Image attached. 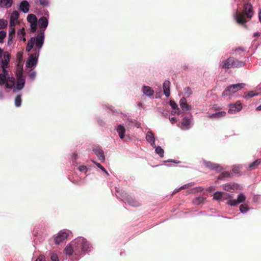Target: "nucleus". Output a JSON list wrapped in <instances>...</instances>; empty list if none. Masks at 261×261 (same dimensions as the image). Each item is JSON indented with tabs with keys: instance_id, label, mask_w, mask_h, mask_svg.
<instances>
[{
	"instance_id": "nucleus-8",
	"label": "nucleus",
	"mask_w": 261,
	"mask_h": 261,
	"mask_svg": "<svg viewBox=\"0 0 261 261\" xmlns=\"http://www.w3.org/2000/svg\"><path fill=\"white\" fill-rule=\"evenodd\" d=\"M202 163L205 167L211 170H215L218 172H221L224 170L223 168L219 164L210 161H207L205 160H202Z\"/></svg>"
},
{
	"instance_id": "nucleus-12",
	"label": "nucleus",
	"mask_w": 261,
	"mask_h": 261,
	"mask_svg": "<svg viewBox=\"0 0 261 261\" xmlns=\"http://www.w3.org/2000/svg\"><path fill=\"white\" fill-rule=\"evenodd\" d=\"M37 22L39 28L42 30L41 31L39 32L37 34L42 32L44 33V31L48 24V17L45 16H42L39 19Z\"/></svg>"
},
{
	"instance_id": "nucleus-52",
	"label": "nucleus",
	"mask_w": 261,
	"mask_h": 261,
	"mask_svg": "<svg viewBox=\"0 0 261 261\" xmlns=\"http://www.w3.org/2000/svg\"><path fill=\"white\" fill-rule=\"evenodd\" d=\"M18 36L19 37H21L25 35V32L23 30L19 29L17 32Z\"/></svg>"
},
{
	"instance_id": "nucleus-33",
	"label": "nucleus",
	"mask_w": 261,
	"mask_h": 261,
	"mask_svg": "<svg viewBox=\"0 0 261 261\" xmlns=\"http://www.w3.org/2000/svg\"><path fill=\"white\" fill-rule=\"evenodd\" d=\"M21 94H18L15 98V105L16 107H19L21 105Z\"/></svg>"
},
{
	"instance_id": "nucleus-5",
	"label": "nucleus",
	"mask_w": 261,
	"mask_h": 261,
	"mask_svg": "<svg viewBox=\"0 0 261 261\" xmlns=\"http://www.w3.org/2000/svg\"><path fill=\"white\" fill-rule=\"evenodd\" d=\"M16 76L17 77V82L13 89L14 92H16L17 90H20L22 89L25 83V77L23 75L22 69H17L16 72Z\"/></svg>"
},
{
	"instance_id": "nucleus-2",
	"label": "nucleus",
	"mask_w": 261,
	"mask_h": 261,
	"mask_svg": "<svg viewBox=\"0 0 261 261\" xmlns=\"http://www.w3.org/2000/svg\"><path fill=\"white\" fill-rule=\"evenodd\" d=\"M92 246L91 243L83 237H78L67 245L64 250L67 255H80L81 252L87 253L91 251Z\"/></svg>"
},
{
	"instance_id": "nucleus-51",
	"label": "nucleus",
	"mask_w": 261,
	"mask_h": 261,
	"mask_svg": "<svg viewBox=\"0 0 261 261\" xmlns=\"http://www.w3.org/2000/svg\"><path fill=\"white\" fill-rule=\"evenodd\" d=\"M221 174H222V176L223 177H231V174L229 172H227V171H224V172H221Z\"/></svg>"
},
{
	"instance_id": "nucleus-27",
	"label": "nucleus",
	"mask_w": 261,
	"mask_h": 261,
	"mask_svg": "<svg viewBox=\"0 0 261 261\" xmlns=\"http://www.w3.org/2000/svg\"><path fill=\"white\" fill-rule=\"evenodd\" d=\"M8 71L6 72H3L0 73V85H3L6 84V82L7 79Z\"/></svg>"
},
{
	"instance_id": "nucleus-31",
	"label": "nucleus",
	"mask_w": 261,
	"mask_h": 261,
	"mask_svg": "<svg viewBox=\"0 0 261 261\" xmlns=\"http://www.w3.org/2000/svg\"><path fill=\"white\" fill-rule=\"evenodd\" d=\"M154 148L155 153L158 154L161 158H163L164 154V149L160 146H155V147Z\"/></svg>"
},
{
	"instance_id": "nucleus-30",
	"label": "nucleus",
	"mask_w": 261,
	"mask_h": 261,
	"mask_svg": "<svg viewBox=\"0 0 261 261\" xmlns=\"http://www.w3.org/2000/svg\"><path fill=\"white\" fill-rule=\"evenodd\" d=\"M258 95V93L254 91H249L247 94L244 96V98L248 100L249 98Z\"/></svg>"
},
{
	"instance_id": "nucleus-48",
	"label": "nucleus",
	"mask_w": 261,
	"mask_h": 261,
	"mask_svg": "<svg viewBox=\"0 0 261 261\" xmlns=\"http://www.w3.org/2000/svg\"><path fill=\"white\" fill-rule=\"evenodd\" d=\"M14 37V35H8V45H10L13 43V39Z\"/></svg>"
},
{
	"instance_id": "nucleus-20",
	"label": "nucleus",
	"mask_w": 261,
	"mask_h": 261,
	"mask_svg": "<svg viewBox=\"0 0 261 261\" xmlns=\"http://www.w3.org/2000/svg\"><path fill=\"white\" fill-rule=\"evenodd\" d=\"M220 65L222 68H232V57H230L227 60L222 61Z\"/></svg>"
},
{
	"instance_id": "nucleus-17",
	"label": "nucleus",
	"mask_w": 261,
	"mask_h": 261,
	"mask_svg": "<svg viewBox=\"0 0 261 261\" xmlns=\"http://www.w3.org/2000/svg\"><path fill=\"white\" fill-rule=\"evenodd\" d=\"M30 4L27 1H22L19 5V9L24 13H27L29 11Z\"/></svg>"
},
{
	"instance_id": "nucleus-62",
	"label": "nucleus",
	"mask_w": 261,
	"mask_h": 261,
	"mask_svg": "<svg viewBox=\"0 0 261 261\" xmlns=\"http://www.w3.org/2000/svg\"><path fill=\"white\" fill-rule=\"evenodd\" d=\"M3 50L1 48H0V58H2V57L3 56Z\"/></svg>"
},
{
	"instance_id": "nucleus-54",
	"label": "nucleus",
	"mask_w": 261,
	"mask_h": 261,
	"mask_svg": "<svg viewBox=\"0 0 261 261\" xmlns=\"http://www.w3.org/2000/svg\"><path fill=\"white\" fill-rule=\"evenodd\" d=\"M203 190V188H202L201 187H196L193 189V192H201Z\"/></svg>"
},
{
	"instance_id": "nucleus-49",
	"label": "nucleus",
	"mask_w": 261,
	"mask_h": 261,
	"mask_svg": "<svg viewBox=\"0 0 261 261\" xmlns=\"http://www.w3.org/2000/svg\"><path fill=\"white\" fill-rule=\"evenodd\" d=\"M234 185H225L224 186V189L226 191H229L230 189H234Z\"/></svg>"
},
{
	"instance_id": "nucleus-18",
	"label": "nucleus",
	"mask_w": 261,
	"mask_h": 261,
	"mask_svg": "<svg viewBox=\"0 0 261 261\" xmlns=\"http://www.w3.org/2000/svg\"><path fill=\"white\" fill-rule=\"evenodd\" d=\"M15 85V79L14 77H10L8 73L7 79L6 82V87L7 88H13Z\"/></svg>"
},
{
	"instance_id": "nucleus-63",
	"label": "nucleus",
	"mask_w": 261,
	"mask_h": 261,
	"mask_svg": "<svg viewBox=\"0 0 261 261\" xmlns=\"http://www.w3.org/2000/svg\"><path fill=\"white\" fill-rule=\"evenodd\" d=\"M258 17H259V21L261 22V10H260V11H259V12L258 13Z\"/></svg>"
},
{
	"instance_id": "nucleus-60",
	"label": "nucleus",
	"mask_w": 261,
	"mask_h": 261,
	"mask_svg": "<svg viewBox=\"0 0 261 261\" xmlns=\"http://www.w3.org/2000/svg\"><path fill=\"white\" fill-rule=\"evenodd\" d=\"M235 51H244V49L242 47H238V48H237L235 49L234 50Z\"/></svg>"
},
{
	"instance_id": "nucleus-59",
	"label": "nucleus",
	"mask_w": 261,
	"mask_h": 261,
	"mask_svg": "<svg viewBox=\"0 0 261 261\" xmlns=\"http://www.w3.org/2000/svg\"><path fill=\"white\" fill-rule=\"evenodd\" d=\"M258 198V196H257V195L254 196L253 197V202H257Z\"/></svg>"
},
{
	"instance_id": "nucleus-13",
	"label": "nucleus",
	"mask_w": 261,
	"mask_h": 261,
	"mask_svg": "<svg viewBox=\"0 0 261 261\" xmlns=\"http://www.w3.org/2000/svg\"><path fill=\"white\" fill-rule=\"evenodd\" d=\"M190 119L191 118L188 117H185L180 124H179V127L182 130H188L192 126Z\"/></svg>"
},
{
	"instance_id": "nucleus-46",
	"label": "nucleus",
	"mask_w": 261,
	"mask_h": 261,
	"mask_svg": "<svg viewBox=\"0 0 261 261\" xmlns=\"http://www.w3.org/2000/svg\"><path fill=\"white\" fill-rule=\"evenodd\" d=\"M39 3L42 6L46 7L48 6V0H39Z\"/></svg>"
},
{
	"instance_id": "nucleus-39",
	"label": "nucleus",
	"mask_w": 261,
	"mask_h": 261,
	"mask_svg": "<svg viewBox=\"0 0 261 261\" xmlns=\"http://www.w3.org/2000/svg\"><path fill=\"white\" fill-rule=\"evenodd\" d=\"M37 21L30 23L31 32L34 33L36 32V29H37Z\"/></svg>"
},
{
	"instance_id": "nucleus-57",
	"label": "nucleus",
	"mask_w": 261,
	"mask_h": 261,
	"mask_svg": "<svg viewBox=\"0 0 261 261\" xmlns=\"http://www.w3.org/2000/svg\"><path fill=\"white\" fill-rule=\"evenodd\" d=\"M170 121L172 124H174L176 122V119L175 117L169 118Z\"/></svg>"
},
{
	"instance_id": "nucleus-34",
	"label": "nucleus",
	"mask_w": 261,
	"mask_h": 261,
	"mask_svg": "<svg viewBox=\"0 0 261 261\" xmlns=\"http://www.w3.org/2000/svg\"><path fill=\"white\" fill-rule=\"evenodd\" d=\"M15 25H16V24L13 23V22L10 23L9 29V35H12L15 36Z\"/></svg>"
},
{
	"instance_id": "nucleus-45",
	"label": "nucleus",
	"mask_w": 261,
	"mask_h": 261,
	"mask_svg": "<svg viewBox=\"0 0 261 261\" xmlns=\"http://www.w3.org/2000/svg\"><path fill=\"white\" fill-rule=\"evenodd\" d=\"M169 103H170V105L171 107L173 110H175L178 108V106L175 101H174L173 100H170Z\"/></svg>"
},
{
	"instance_id": "nucleus-14",
	"label": "nucleus",
	"mask_w": 261,
	"mask_h": 261,
	"mask_svg": "<svg viewBox=\"0 0 261 261\" xmlns=\"http://www.w3.org/2000/svg\"><path fill=\"white\" fill-rule=\"evenodd\" d=\"M146 140L152 147H155V138L154 134L151 131H148L147 132L146 134Z\"/></svg>"
},
{
	"instance_id": "nucleus-9",
	"label": "nucleus",
	"mask_w": 261,
	"mask_h": 261,
	"mask_svg": "<svg viewBox=\"0 0 261 261\" xmlns=\"http://www.w3.org/2000/svg\"><path fill=\"white\" fill-rule=\"evenodd\" d=\"M92 151L101 162L103 163L105 162L106 158L104 151L100 147L95 146L93 148Z\"/></svg>"
},
{
	"instance_id": "nucleus-43",
	"label": "nucleus",
	"mask_w": 261,
	"mask_h": 261,
	"mask_svg": "<svg viewBox=\"0 0 261 261\" xmlns=\"http://www.w3.org/2000/svg\"><path fill=\"white\" fill-rule=\"evenodd\" d=\"M6 36V32L4 31H0V43H3L4 39Z\"/></svg>"
},
{
	"instance_id": "nucleus-38",
	"label": "nucleus",
	"mask_w": 261,
	"mask_h": 261,
	"mask_svg": "<svg viewBox=\"0 0 261 261\" xmlns=\"http://www.w3.org/2000/svg\"><path fill=\"white\" fill-rule=\"evenodd\" d=\"M248 210V207L246 204H242L240 206V211L243 214L247 213Z\"/></svg>"
},
{
	"instance_id": "nucleus-1",
	"label": "nucleus",
	"mask_w": 261,
	"mask_h": 261,
	"mask_svg": "<svg viewBox=\"0 0 261 261\" xmlns=\"http://www.w3.org/2000/svg\"><path fill=\"white\" fill-rule=\"evenodd\" d=\"M45 34L42 32L37 34L35 37H32L28 41L26 46V51L29 53L33 48L35 45L36 48L34 51V53L29 55L28 60L26 63V67L31 68L36 66L38 58L40 55V51L43 46L44 42Z\"/></svg>"
},
{
	"instance_id": "nucleus-32",
	"label": "nucleus",
	"mask_w": 261,
	"mask_h": 261,
	"mask_svg": "<svg viewBox=\"0 0 261 261\" xmlns=\"http://www.w3.org/2000/svg\"><path fill=\"white\" fill-rule=\"evenodd\" d=\"M9 61H5L3 59H2L1 60V67L3 70V72H6V71H8L6 70V68L8 67V66L9 65Z\"/></svg>"
},
{
	"instance_id": "nucleus-53",
	"label": "nucleus",
	"mask_w": 261,
	"mask_h": 261,
	"mask_svg": "<svg viewBox=\"0 0 261 261\" xmlns=\"http://www.w3.org/2000/svg\"><path fill=\"white\" fill-rule=\"evenodd\" d=\"M10 58V56L7 52L4 53L3 60L9 62Z\"/></svg>"
},
{
	"instance_id": "nucleus-64",
	"label": "nucleus",
	"mask_w": 261,
	"mask_h": 261,
	"mask_svg": "<svg viewBox=\"0 0 261 261\" xmlns=\"http://www.w3.org/2000/svg\"><path fill=\"white\" fill-rule=\"evenodd\" d=\"M256 109L257 111H261V105L258 106Z\"/></svg>"
},
{
	"instance_id": "nucleus-61",
	"label": "nucleus",
	"mask_w": 261,
	"mask_h": 261,
	"mask_svg": "<svg viewBox=\"0 0 261 261\" xmlns=\"http://www.w3.org/2000/svg\"><path fill=\"white\" fill-rule=\"evenodd\" d=\"M260 34H259V33L258 32H255L254 33V37H257L258 36H259Z\"/></svg>"
},
{
	"instance_id": "nucleus-6",
	"label": "nucleus",
	"mask_w": 261,
	"mask_h": 261,
	"mask_svg": "<svg viewBox=\"0 0 261 261\" xmlns=\"http://www.w3.org/2000/svg\"><path fill=\"white\" fill-rule=\"evenodd\" d=\"M244 86L245 84L243 83L230 85L227 87L225 90L222 92V95L223 96H229L242 89Z\"/></svg>"
},
{
	"instance_id": "nucleus-42",
	"label": "nucleus",
	"mask_w": 261,
	"mask_h": 261,
	"mask_svg": "<svg viewBox=\"0 0 261 261\" xmlns=\"http://www.w3.org/2000/svg\"><path fill=\"white\" fill-rule=\"evenodd\" d=\"M194 185V182H190V183L185 184V185L182 186L181 187H180L179 188H178V190H177V191H179L181 189H185L188 188L193 186Z\"/></svg>"
},
{
	"instance_id": "nucleus-16",
	"label": "nucleus",
	"mask_w": 261,
	"mask_h": 261,
	"mask_svg": "<svg viewBox=\"0 0 261 261\" xmlns=\"http://www.w3.org/2000/svg\"><path fill=\"white\" fill-rule=\"evenodd\" d=\"M170 82L168 80H166L163 83V88L164 91V94L166 97H169L170 95Z\"/></svg>"
},
{
	"instance_id": "nucleus-41",
	"label": "nucleus",
	"mask_w": 261,
	"mask_h": 261,
	"mask_svg": "<svg viewBox=\"0 0 261 261\" xmlns=\"http://www.w3.org/2000/svg\"><path fill=\"white\" fill-rule=\"evenodd\" d=\"M241 167H240V166L233 167V168H232V169L231 170V174H232V175H236L237 174L239 173V170Z\"/></svg>"
},
{
	"instance_id": "nucleus-3",
	"label": "nucleus",
	"mask_w": 261,
	"mask_h": 261,
	"mask_svg": "<svg viewBox=\"0 0 261 261\" xmlns=\"http://www.w3.org/2000/svg\"><path fill=\"white\" fill-rule=\"evenodd\" d=\"M246 16L248 19L251 18L253 15L252 6L247 3L244 5V13L239 12L238 10L233 14V16L237 23L243 24L247 22V20L244 16Z\"/></svg>"
},
{
	"instance_id": "nucleus-35",
	"label": "nucleus",
	"mask_w": 261,
	"mask_h": 261,
	"mask_svg": "<svg viewBox=\"0 0 261 261\" xmlns=\"http://www.w3.org/2000/svg\"><path fill=\"white\" fill-rule=\"evenodd\" d=\"M27 20L29 22L31 23L33 22H36L37 21V19L35 15L33 14H29L27 16Z\"/></svg>"
},
{
	"instance_id": "nucleus-58",
	"label": "nucleus",
	"mask_w": 261,
	"mask_h": 261,
	"mask_svg": "<svg viewBox=\"0 0 261 261\" xmlns=\"http://www.w3.org/2000/svg\"><path fill=\"white\" fill-rule=\"evenodd\" d=\"M77 155L75 153H73V154L72 155V160L73 161H75L77 159Z\"/></svg>"
},
{
	"instance_id": "nucleus-21",
	"label": "nucleus",
	"mask_w": 261,
	"mask_h": 261,
	"mask_svg": "<svg viewBox=\"0 0 261 261\" xmlns=\"http://www.w3.org/2000/svg\"><path fill=\"white\" fill-rule=\"evenodd\" d=\"M245 62L241 61L232 57V67L240 68L245 66Z\"/></svg>"
},
{
	"instance_id": "nucleus-15",
	"label": "nucleus",
	"mask_w": 261,
	"mask_h": 261,
	"mask_svg": "<svg viewBox=\"0 0 261 261\" xmlns=\"http://www.w3.org/2000/svg\"><path fill=\"white\" fill-rule=\"evenodd\" d=\"M141 91L143 94L149 97L152 96L154 94V90L150 87L148 86H143Z\"/></svg>"
},
{
	"instance_id": "nucleus-47",
	"label": "nucleus",
	"mask_w": 261,
	"mask_h": 261,
	"mask_svg": "<svg viewBox=\"0 0 261 261\" xmlns=\"http://www.w3.org/2000/svg\"><path fill=\"white\" fill-rule=\"evenodd\" d=\"M184 92L187 96H189L192 94V91L189 87H187L184 89Z\"/></svg>"
},
{
	"instance_id": "nucleus-25",
	"label": "nucleus",
	"mask_w": 261,
	"mask_h": 261,
	"mask_svg": "<svg viewBox=\"0 0 261 261\" xmlns=\"http://www.w3.org/2000/svg\"><path fill=\"white\" fill-rule=\"evenodd\" d=\"M226 112L224 111H220L212 114H210L208 116L210 118H219L225 116Z\"/></svg>"
},
{
	"instance_id": "nucleus-4",
	"label": "nucleus",
	"mask_w": 261,
	"mask_h": 261,
	"mask_svg": "<svg viewBox=\"0 0 261 261\" xmlns=\"http://www.w3.org/2000/svg\"><path fill=\"white\" fill-rule=\"evenodd\" d=\"M116 196L118 198H121L125 203H128L129 205L134 207H138L140 205L139 201L137 200L135 198L128 197L127 194L124 191H116Z\"/></svg>"
},
{
	"instance_id": "nucleus-55",
	"label": "nucleus",
	"mask_w": 261,
	"mask_h": 261,
	"mask_svg": "<svg viewBox=\"0 0 261 261\" xmlns=\"http://www.w3.org/2000/svg\"><path fill=\"white\" fill-rule=\"evenodd\" d=\"M164 162H165V163H167V162H172V163H175V164H178V163H180V162L179 161H177V160H171V159L165 161H164Z\"/></svg>"
},
{
	"instance_id": "nucleus-36",
	"label": "nucleus",
	"mask_w": 261,
	"mask_h": 261,
	"mask_svg": "<svg viewBox=\"0 0 261 261\" xmlns=\"http://www.w3.org/2000/svg\"><path fill=\"white\" fill-rule=\"evenodd\" d=\"M28 76L32 81L34 80L36 76V71L33 69H30L28 72Z\"/></svg>"
},
{
	"instance_id": "nucleus-56",
	"label": "nucleus",
	"mask_w": 261,
	"mask_h": 261,
	"mask_svg": "<svg viewBox=\"0 0 261 261\" xmlns=\"http://www.w3.org/2000/svg\"><path fill=\"white\" fill-rule=\"evenodd\" d=\"M36 261H45V257L43 255H40L36 259Z\"/></svg>"
},
{
	"instance_id": "nucleus-44",
	"label": "nucleus",
	"mask_w": 261,
	"mask_h": 261,
	"mask_svg": "<svg viewBox=\"0 0 261 261\" xmlns=\"http://www.w3.org/2000/svg\"><path fill=\"white\" fill-rule=\"evenodd\" d=\"M51 261H59L58 256L56 253H51L50 255Z\"/></svg>"
},
{
	"instance_id": "nucleus-23",
	"label": "nucleus",
	"mask_w": 261,
	"mask_h": 261,
	"mask_svg": "<svg viewBox=\"0 0 261 261\" xmlns=\"http://www.w3.org/2000/svg\"><path fill=\"white\" fill-rule=\"evenodd\" d=\"M227 195L226 193L217 191L214 194V199L216 200L225 199L226 198Z\"/></svg>"
},
{
	"instance_id": "nucleus-22",
	"label": "nucleus",
	"mask_w": 261,
	"mask_h": 261,
	"mask_svg": "<svg viewBox=\"0 0 261 261\" xmlns=\"http://www.w3.org/2000/svg\"><path fill=\"white\" fill-rule=\"evenodd\" d=\"M180 107L182 110L188 111L191 109V107L187 103L186 99L185 97H182L179 101Z\"/></svg>"
},
{
	"instance_id": "nucleus-19",
	"label": "nucleus",
	"mask_w": 261,
	"mask_h": 261,
	"mask_svg": "<svg viewBox=\"0 0 261 261\" xmlns=\"http://www.w3.org/2000/svg\"><path fill=\"white\" fill-rule=\"evenodd\" d=\"M115 129L118 133L119 137L121 139H124L126 131L124 126L122 124H119L116 127Z\"/></svg>"
},
{
	"instance_id": "nucleus-28",
	"label": "nucleus",
	"mask_w": 261,
	"mask_h": 261,
	"mask_svg": "<svg viewBox=\"0 0 261 261\" xmlns=\"http://www.w3.org/2000/svg\"><path fill=\"white\" fill-rule=\"evenodd\" d=\"M205 200V198L202 197V196H198L196 198H195L193 200V202L196 205L200 204L204 202V201Z\"/></svg>"
},
{
	"instance_id": "nucleus-7",
	"label": "nucleus",
	"mask_w": 261,
	"mask_h": 261,
	"mask_svg": "<svg viewBox=\"0 0 261 261\" xmlns=\"http://www.w3.org/2000/svg\"><path fill=\"white\" fill-rule=\"evenodd\" d=\"M70 231L67 229H63L60 231L57 236L55 238V242L56 244H59L66 240L69 236Z\"/></svg>"
},
{
	"instance_id": "nucleus-11",
	"label": "nucleus",
	"mask_w": 261,
	"mask_h": 261,
	"mask_svg": "<svg viewBox=\"0 0 261 261\" xmlns=\"http://www.w3.org/2000/svg\"><path fill=\"white\" fill-rule=\"evenodd\" d=\"M242 109V106L240 101H238L235 103H231L229 105L228 113L230 114H234Z\"/></svg>"
},
{
	"instance_id": "nucleus-24",
	"label": "nucleus",
	"mask_w": 261,
	"mask_h": 261,
	"mask_svg": "<svg viewBox=\"0 0 261 261\" xmlns=\"http://www.w3.org/2000/svg\"><path fill=\"white\" fill-rule=\"evenodd\" d=\"M19 16V12L17 11H14L11 15L10 23L13 22V23L16 24Z\"/></svg>"
},
{
	"instance_id": "nucleus-50",
	"label": "nucleus",
	"mask_w": 261,
	"mask_h": 261,
	"mask_svg": "<svg viewBox=\"0 0 261 261\" xmlns=\"http://www.w3.org/2000/svg\"><path fill=\"white\" fill-rule=\"evenodd\" d=\"M79 170L81 172H86L88 169L87 168V167L86 166H84V165H82V166H80L79 167Z\"/></svg>"
},
{
	"instance_id": "nucleus-10",
	"label": "nucleus",
	"mask_w": 261,
	"mask_h": 261,
	"mask_svg": "<svg viewBox=\"0 0 261 261\" xmlns=\"http://www.w3.org/2000/svg\"><path fill=\"white\" fill-rule=\"evenodd\" d=\"M245 200V195L241 193L238 196L237 199H229L227 202V204L231 206H235L240 203L244 202Z\"/></svg>"
},
{
	"instance_id": "nucleus-29",
	"label": "nucleus",
	"mask_w": 261,
	"mask_h": 261,
	"mask_svg": "<svg viewBox=\"0 0 261 261\" xmlns=\"http://www.w3.org/2000/svg\"><path fill=\"white\" fill-rule=\"evenodd\" d=\"M261 163V161L260 159H257L251 164H250L248 166V168L250 169H255Z\"/></svg>"
},
{
	"instance_id": "nucleus-37",
	"label": "nucleus",
	"mask_w": 261,
	"mask_h": 261,
	"mask_svg": "<svg viewBox=\"0 0 261 261\" xmlns=\"http://www.w3.org/2000/svg\"><path fill=\"white\" fill-rule=\"evenodd\" d=\"M92 162L99 169H100L103 172H105L107 175H109L108 171L105 169V168L99 163L92 161Z\"/></svg>"
},
{
	"instance_id": "nucleus-26",
	"label": "nucleus",
	"mask_w": 261,
	"mask_h": 261,
	"mask_svg": "<svg viewBox=\"0 0 261 261\" xmlns=\"http://www.w3.org/2000/svg\"><path fill=\"white\" fill-rule=\"evenodd\" d=\"M13 0H1L0 6L6 8H10L12 5Z\"/></svg>"
},
{
	"instance_id": "nucleus-40",
	"label": "nucleus",
	"mask_w": 261,
	"mask_h": 261,
	"mask_svg": "<svg viewBox=\"0 0 261 261\" xmlns=\"http://www.w3.org/2000/svg\"><path fill=\"white\" fill-rule=\"evenodd\" d=\"M7 24L8 22L6 20L3 19H0V30L6 28Z\"/></svg>"
}]
</instances>
